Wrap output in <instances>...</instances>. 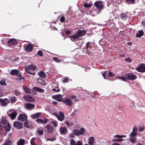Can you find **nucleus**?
Masks as SVG:
<instances>
[{
	"label": "nucleus",
	"instance_id": "1",
	"mask_svg": "<svg viewBox=\"0 0 145 145\" xmlns=\"http://www.w3.org/2000/svg\"><path fill=\"white\" fill-rule=\"evenodd\" d=\"M0 126V135L4 133V131H9L11 129V126L10 124L5 119L2 120Z\"/></svg>",
	"mask_w": 145,
	"mask_h": 145
},
{
	"label": "nucleus",
	"instance_id": "2",
	"mask_svg": "<svg viewBox=\"0 0 145 145\" xmlns=\"http://www.w3.org/2000/svg\"><path fill=\"white\" fill-rule=\"evenodd\" d=\"M36 66L33 64L28 65V66L25 68V71L28 74L33 75L35 74V72H31V71H33L36 69Z\"/></svg>",
	"mask_w": 145,
	"mask_h": 145
},
{
	"label": "nucleus",
	"instance_id": "3",
	"mask_svg": "<svg viewBox=\"0 0 145 145\" xmlns=\"http://www.w3.org/2000/svg\"><path fill=\"white\" fill-rule=\"evenodd\" d=\"M85 130L84 128H81L80 130L75 129L72 131L73 133L76 136H79L84 134L85 132Z\"/></svg>",
	"mask_w": 145,
	"mask_h": 145
},
{
	"label": "nucleus",
	"instance_id": "4",
	"mask_svg": "<svg viewBox=\"0 0 145 145\" xmlns=\"http://www.w3.org/2000/svg\"><path fill=\"white\" fill-rule=\"evenodd\" d=\"M136 70L138 72H145V65L141 63L138 65L136 68Z\"/></svg>",
	"mask_w": 145,
	"mask_h": 145
},
{
	"label": "nucleus",
	"instance_id": "5",
	"mask_svg": "<svg viewBox=\"0 0 145 145\" xmlns=\"http://www.w3.org/2000/svg\"><path fill=\"white\" fill-rule=\"evenodd\" d=\"M126 137V135H116L114 136V137H117L118 139H114L112 140V141L113 142H119L120 141H123V139H121V138H125Z\"/></svg>",
	"mask_w": 145,
	"mask_h": 145
},
{
	"label": "nucleus",
	"instance_id": "6",
	"mask_svg": "<svg viewBox=\"0 0 145 145\" xmlns=\"http://www.w3.org/2000/svg\"><path fill=\"white\" fill-rule=\"evenodd\" d=\"M44 131L48 133H51L54 131V128L50 125L48 124L46 127L45 126Z\"/></svg>",
	"mask_w": 145,
	"mask_h": 145
},
{
	"label": "nucleus",
	"instance_id": "7",
	"mask_svg": "<svg viewBox=\"0 0 145 145\" xmlns=\"http://www.w3.org/2000/svg\"><path fill=\"white\" fill-rule=\"evenodd\" d=\"M94 5L96 7L98 10H102L104 8V6L103 5L102 2L101 1L95 2L94 3Z\"/></svg>",
	"mask_w": 145,
	"mask_h": 145
},
{
	"label": "nucleus",
	"instance_id": "8",
	"mask_svg": "<svg viewBox=\"0 0 145 145\" xmlns=\"http://www.w3.org/2000/svg\"><path fill=\"white\" fill-rule=\"evenodd\" d=\"M9 100L7 98L2 99L0 98V103L1 105L3 106H6L9 103Z\"/></svg>",
	"mask_w": 145,
	"mask_h": 145
},
{
	"label": "nucleus",
	"instance_id": "9",
	"mask_svg": "<svg viewBox=\"0 0 145 145\" xmlns=\"http://www.w3.org/2000/svg\"><path fill=\"white\" fill-rule=\"evenodd\" d=\"M27 119V116L25 114H21L18 117V120L22 121H24Z\"/></svg>",
	"mask_w": 145,
	"mask_h": 145
},
{
	"label": "nucleus",
	"instance_id": "10",
	"mask_svg": "<svg viewBox=\"0 0 145 145\" xmlns=\"http://www.w3.org/2000/svg\"><path fill=\"white\" fill-rule=\"evenodd\" d=\"M63 102L65 103L68 106H71L73 105L72 101L69 98H66L64 99L63 101Z\"/></svg>",
	"mask_w": 145,
	"mask_h": 145
},
{
	"label": "nucleus",
	"instance_id": "11",
	"mask_svg": "<svg viewBox=\"0 0 145 145\" xmlns=\"http://www.w3.org/2000/svg\"><path fill=\"white\" fill-rule=\"evenodd\" d=\"M125 76L127 77V79L131 80H134L137 78V76L132 73H130L128 74H126Z\"/></svg>",
	"mask_w": 145,
	"mask_h": 145
},
{
	"label": "nucleus",
	"instance_id": "12",
	"mask_svg": "<svg viewBox=\"0 0 145 145\" xmlns=\"http://www.w3.org/2000/svg\"><path fill=\"white\" fill-rule=\"evenodd\" d=\"M14 126L18 129H21L22 128V123L19 121L14 122L13 123Z\"/></svg>",
	"mask_w": 145,
	"mask_h": 145
},
{
	"label": "nucleus",
	"instance_id": "13",
	"mask_svg": "<svg viewBox=\"0 0 145 145\" xmlns=\"http://www.w3.org/2000/svg\"><path fill=\"white\" fill-rule=\"evenodd\" d=\"M17 41L15 39H10L8 42V44L10 46H12L16 44Z\"/></svg>",
	"mask_w": 145,
	"mask_h": 145
},
{
	"label": "nucleus",
	"instance_id": "14",
	"mask_svg": "<svg viewBox=\"0 0 145 145\" xmlns=\"http://www.w3.org/2000/svg\"><path fill=\"white\" fill-rule=\"evenodd\" d=\"M36 121L38 123L40 122L41 123L45 124L48 122V120L44 117V119H42L40 118H38L36 120Z\"/></svg>",
	"mask_w": 145,
	"mask_h": 145
},
{
	"label": "nucleus",
	"instance_id": "15",
	"mask_svg": "<svg viewBox=\"0 0 145 145\" xmlns=\"http://www.w3.org/2000/svg\"><path fill=\"white\" fill-rule=\"evenodd\" d=\"M58 116L57 118L59 120L61 121H63L65 118L64 114L62 112H59Z\"/></svg>",
	"mask_w": 145,
	"mask_h": 145
},
{
	"label": "nucleus",
	"instance_id": "16",
	"mask_svg": "<svg viewBox=\"0 0 145 145\" xmlns=\"http://www.w3.org/2000/svg\"><path fill=\"white\" fill-rule=\"evenodd\" d=\"M79 37L84 35L86 33V32L84 30L79 29L76 31Z\"/></svg>",
	"mask_w": 145,
	"mask_h": 145
},
{
	"label": "nucleus",
	"instance_id": "17",
	"mask_svg": "<svg viewBox=\"0 0 145 145\" xmlns=\"http://www.w3.org/2000/svg\"><path fill=\"white\" fill-rule=\"evenodd\" d=\"M33 45L29 44L26 46L25 50L27 52H30L33 50Z\"/></svg>",
	"mask_w": 145,
	"mask_h": 145
},
{
	"label": "nucleus",
	"instance_id": "18",
	"mask_svg": "<svg viewBox=\"0 0 145 145\" xmlns=\"http://www.w3.org/2000/svg\"><path fill=\"white\" fill-rule=\"evenodd\" d=\"M25 99L28 102H33L34 101V99L29 95H26L24 96Z\"/></svg>",
	"mask_w": 145,
	"mask_h": 145
},
{
	"label": "nucleus",
	"instance_id": "19",
	"mask_svg": "<svg viewBox=\"0 0 145 145\" xmlns=\"http://www.w3.org/2000/svg\"><path fill=\"white\" fill-rule=\"evenodd\" d=\"M24 106L25 107L29 110L32 109L35 107V105L30 103L25 104Z\"/></svg>",
	"mask_w": 145,
	"mask_h": 145
},
{
	"label": "nucleus",
	"instance_id": "20",
	"mask_svg": "<svg viewBox=\"0 0 145 145\" xmlns=\"http://www.w3.org/2000/svg\"><path fill=\"white\" fill-rule=\"evenodd\" d=\"M68 130L66 127H61L59 129L60 133L61 134H64L66 133Z\"/></svg>",
	"mask_w": 145,
	"mask_h": 145
},
{
	"label": "nucleus",
	"instance_id": "21",
	"mask_svg": "<svg viewBox=\"0 0 145 145\" xmlns=\"http://www.w3.org/2000/svg\"><path fill=\"white\" fill-rule=\"evenodd\" d=\"M17 115V112L16 111H14L12 113L8 114V116L10 117L12 120L14 119Z\"/></svg>",
	"mask_w": 145,
	"mask_h": 145
},
{
	"label": "nucleus",
	"instance_id": "22",
	"mask_svg": "<svg viewBox=\"0 0 145 145\" xmlns=\"http://www.w3.org/2000/svg\"><path fill=\"white\" fill-rule=\"evenodd\" d=\"M19 73V70L16 69L12 70L11 71L10 74L13 75H18Z\"/></svg>",
	"mask_w": 145,
	"mask_h": 145
},
{
	"label": "nucleus",
	"instance_id": "23",
	"mask_svg": "<svg viewBox=\"0 0 145 145\" xmlns=\"http://www.w3.org/2000/svg\"><path fill=\"white\" fill-rule=\"evenodd\" d=\"M38 75L41 78H45L46 76L45 73L42 71H40L38 72Z\"/></svg>",
	"mask_w": 145,
	"mask_h": 145
},
{
	"label": "nucleus",
	"instance_id": "24",
	"mask_svg": "<svg viewBox=\"0 0 145 145\" xmlns=\"http://www.w3.org/2000/svg\"><path fill=\"white\" fill-rule=\"evenodd\" d=\"M79 37L76 32V33L75 34L70 37V38L71 40L72 41L74 40L77 39Z\"/></svg>",
	"mask_w": 145,
	"mask_h": 145
},
{
	"label": "nucleus",
	"instance_id": "25",
	"mask_svg": "<svg viewBox=\"0 0 145 145\" xmlns=\"http://www.w3.org/2000/svg\"><path fill=\"white\" fill-rule=\"evenodd\" d=\"M95 138L93 137H91L89 138L88 144L90 145H92L94 142Z\"/></svg>",
	"mask_w": 145,
	"mask_h": 145
},
{
	"label": "nucleus",
	"instance_id": "26",
	"mask_svg": "<svg viewBox=\"0 0 145 145\" xmlns=\"http://www.w3.org/2000/svg\"><path fill=\"white\" fill-rule=\"evenodd\" d=\"M41 115V113L38 112L31 116V117L33 119H36L40 117Z\"/></svg>",
	"mask_w": 145,
	"mask_h": 145
},
{
	"label": "nucleus",
	"instance_id": "27",
	"mask_svg": "<svg viewBox=\"0 0 145 145\" xmlns=\"http://www.w3.org/2000/svg\"><path fill=\"white\" fill-rule=\"evenodd\" d=\"M25 142V140L24 139L20 138L17 142V145H24Z\"/></svg>",
	"mask_w": 145,
	"mask_h": 145
},
{
	"label": "nucleus",
	"instance_id": "28",
	"mask_svg": "<svg viewBox=\"0 0 145 145\" xmlns=\"http://www.w3.org/2000/svg\"><path fill=\"white\" fill-rule=\"evenodd\" d=\"M33 89L36 91L40 93H43L44 92V89L36 87H33Z\"/></svg>",
	"mask_w": 145,
	"mask_h": 145
},
{
	"label": "nucleus",
	"instance_id": "29",
	"mask_svg": "<svg viewBox=\"0 0 145 145\" xmlns=\"http://www.w3.org/2000/svg\"><path fill=\"white\" fill-rule=\"evenodd\" d=\"M23 88L24 89V92L26 93L29 94L31 93V90L30 89L28 88L25 86H23Z\"/></svg>",
	"mask_w": 145,
	"mask_h": 145
},
{
	"label": "nucleus",
	"instance_id": "30",
	"mask_svg": "<svg viewBox=\"0 0 145 145\" xmlns=\"http://www.w3.org/2000/svg\"><path fill=\"white\" fill-rule=\"evenodd\" d=\"M12 142V141L10 140H6L4 143L3 145H11Z\"/></svg>",
	"mask_w": 145,
	"mask_h": 145
},
{
	"label": "nucleus",
	"instance_id": "31",
	"mask_svg": "<svg viewBox=\"0 0 145 145\" xmlns=\"http://www.w3.org/2000/svg\"><path fill=\"white\" fill-rule=\"evenodd\" d=\"M143 35V32L142 30L139 31L138 33L136 34V36L137 37H140Z\"/></svg>",
	"mask_w": 145,
	"mask_h": 145
},
{
	"label": "nucleus",
	"instance_id": "32",
	"mask_svg": "<svg viewBox=\"0 0 145 145\" xmlns=\"http://www.w3.org/2000/svg\"><path fill=\"white\" fill-rule=\"evenodd\" d=\"M37 81L38 83L41 84L44 86L46 84V83L45 81L42 79L38 78L37 80Z\"/></svg>",
	"mask_w": 145,
	"mask_h": 145
},
{
	"label": "nucleus",
	"instance_id": "33",
	"mask_svg": "<svg viewBox=\"0 0 145 145\" xmlns=\"http://www.w3.org/2000/svg\"><path fill=\"white\" fill-rule=\"evenodd\" d=\"M117 78L121 79L124 81H126L127 79V77L126 76H125L118 77Z\"/></svg>",
	"mask_w": 145,
	"mask_h": 145
},
{
	"label": "nucleus",
	"instance_id": "34",
	"mask_svg": "<svg viewBox=\"0 0 145 145\" xmlns=\"http://www.w3.org/2000/svg\"><path fill=\"white\" fill-rule=\"evenodd\" d=\"M86 8H88L91 7L92 6V4L91 3H89V4H87V3H85L83 5Z\"/></svg>",
	"mask_w": 145,
	"mask_h": 145
},
{
	"label": "nucleus",
	"instance_id": "35",
	"mask_svg": "<svg viewBox=\"0 0 145 145\" xmlns=\"http://www.w3.org/2000/svg\"><path fill=\"white\" fill-rule=\"evenodd\" d=\"M24 126L27 128H29L30 127V125L28 121H25L24 123Z\"/></svg>",
	"mask_w": 145,
	"mask_h": 145
},
{
	"label": "nucleus",
	"instance_id": "36",
	"mask_svg": "<svg viewBox=\"0 0 145 145\" xmlns=\"http://www.w3.org/2000/svg\"><path fill=\"white\" fill-rule=\"evenodd\" d=\"M56 99L58 101L63 102V99L61 98L59 95H57L56 96Z\"/></svg>",
	"mask_w": 145,
	"mask_h": 145
},
{
	"label": "nucleus",
	"instance_id": "37",
	"mask_svg": "<svg viewBox=\"0 0 145 145\" xmlns=\"http://www.w3.org/2000/svg\"><path fill=\"white\" fill-rule=\"evenodd\" d=\"M130 140L131 142H134L136 141V139L134 137L129 136Z\"/></svg>",
	"mask_w": 145,
	"mask_h": 145
},
{
	"label": "nucleus",
	"instance_id": "38",
	"mask_svg": "<svg viewBox=\"0 0 145 145\" xmlns=\"http://www.w3.org/2000/svg\"><path fill=\"white\" fill-rule=\"evenodd\" d=\"M137 133L136 132H132L131 133L130 136L132 137H135L137 135Z\"/></svg>",
	"mask_w": 145,
	"mask_h": 145
},
{
	"label": "nucleus",
	"instance_id": "39",
	"mask_svg": "<svg viewBox=\"0 0 145 145\" xmlns=\"http://www.w3.org/2000/svg\"><path fill=\"white\" fill-rule=\"evenodd\" d=\"M121 18L123 20H125L126 19L125 15L123 13H122L120 15Z\"/></svg>",
	"mask_w": 145,
	"mask_h": 145
},
{
	"label": "nucleus",
	"instance_id": "40",
	"mask_svg": "<svg viewBox=\"0 0 145 145\" xmlns=\"http://www.w3.org/2000/svg\"><path fill=\"white\" fill-rule=\"evenodd\" d=\"M53 59L56 62H57L59 63L61 61V60L59 59L57 57H54L53 58Z\"/></svg>",
	"mask_w": 145,
	"mask_h": 145
},
{
	"label": "nucleus",
	"instance_id": "41",
	"mask_svg": "<svg viewBox=\"0 0 145 145\" xmlns=\"http://www.w3.org/2000/svg\"><path fill=\"white\" fill-rule=\"evenodd\" d=\"M39 135H42L43 133V131L42 130L39 129L37 131Z\"/></svg>",
	"mask_w": 145,
	"mask_h": 145
},
{
	"label": "nucleus",
	"instance_id": "42",
	"mask_svg": "<svg viewBox=\"0 0 145 145\" xmlns=\"http://www.w3.org/2000/svg\"><path fill=\"white\" fill-rule=\"evenodd\" d=\"M6 82H5V79H2L0 81V84L1 85H6Z\"/></svg>",
	"mask_w": 145,
	"mask_h": 145
},
{
	"label": "nucleus",
	"instance_id": "43",
	"mask_svg": "<svg viewBox=\"0 0 145 145\" xmlns=\"http://www.w3.org/2000/svg\"><path fill=\"white\" fill-rule=\"evenodd\" d=\"M52 90L53 91H55L56 92H59V89L58 88V86H56L55 88H54L52 89Z\"/></svg>",
	"mask_w": 145,
	"mask_h": 145
},
{
	"label": "nucleus",
	"instance_id": "44",
	"mask_svg": "<svg viewBox=\"0 0 145 145\" xmlns=\"http://www.w3.org/2000/svg\"><path fill=\"white\" fill-rule=\"evenodd\" d=\"M69 78L68 77H66L65 79H63V83H67L68 82Z\"/></svg>",
	"mask_w": 145,
	"mask_h": 145
},
{
	"label": "nucleus",
	"instance_id": "45",
	"mask_svg": "<svg viewBox=\"0 0 145 145\" xmlns=\"http://www.w3.org/2000/svg\"><path fill=\"white\" fill-rule=\"evenodd\" d=\"M70 144L71 145H75L76 144L74 139H72L71 140Z\"/></svg>",
	"mask_w": 145,
	"mask_h": 145
},
{
	"label": "nucleus",
	"instance_id": "46",
	"mask_svg": "<svg viewBox=\"0 0 145 145\" xmlns=\"http://www.w3.org/2000/svg\"><path fill=\"white\" fill-rule=\"evenodd\" d=\"M125 61L129 63H131L132 62V60L130 57H128L125 59Z\"/></svg>",
	"mask_w": 145,
	"mask_h": 145
},
{
	"label": "nucleus",
	"instance_id": "47",
	"mask_svg": "<svg viewBox=\"0 0 145 145\" xmlns=\"http://www.w3.org/2000/svg\"><path fill=\"white\" fill-rule=\"evenodd\" d=\"M10 100L12 103H14L16 100V98L15 97H13L11 98Z\"/></svg>",
	"mask_w": 145,
	"mask_h": 145
},
{
	"label": "nucleus",
	"instance_id": "48",
	"mask_svg": "<svg viewBox=\"0 0 145 145\" xmlns=\"http://www.w3.org/2000/svg\"><path fill=\"white\" fill-rule=\"evenodd\" d=\"M51 122L54 127H56L57 126V124L55 121H53Z\"/></svg>",
	"mask_w": 145,
	"mask_h": 145
},
{
	"label": "nucleus",
	"instance_id": "49",
	"mask_svg": "<svg viewBox=\"0 0 145 145\" xmlns=\"http://www.w3.org/2000/svg\"><path fill=\"white\" fill-rule=\"evenodd\" d=\"M115 74L112 72H111L110 71L109 72L108 76L109 77L113 76L115 75Z\"/></svg>",
	"mask_w": 145,
	"mask_h": 145
},
{
	"label": "nucleus",
	"instance_id": "50",
	"mask_svg": "<svg viewBox=\"0 0 145 145\" xmlns=\"http://www.w3.org/2000/svg\"><path fill=\"white\" fill-rule=\"evenodd\" d=\"M14 93L16 95L18 96L20 94V91H18L17 90H16L14 91Z\"/></svg>",
	"mask_w": 145,
	"mask_h": 145
},
{
	"label": "nucleus",
	"instance_id": "51",
	"mask_svg": "<svg viewBox=\"0 0 145 145\" xmlns=\"http://www.w3.org/2000/svg\"><path fill=\"white\" fill-rule=\"evenodd\" d=\"M126 1L129 2L130 3L133 4L134 3L135 0H125Z\"/></svg>",
	"mask_w": 145,
	"mask_h": 145
},
{
	"label": "nucleus",
	"instance_id": "52",
	"mask_svg": "<svg viewBox=\"0 0 145 145\" xmlns=\"http://www.w3.org/2000/svg\"><path fill=\"white\" fill-rule=\"evenodd\" d=\"M106 71H105L103 73H102V75L103 76L104 78H105V79H107V78H106V76H105V74H106Z\"/></svg>",
	"mask_w": 145,
	"mask_h": 145
},
{
	"label": "nucleus",
	"instance_id": "53",
	"mask_svg": "<svg viewBox=\"0 0 145 145\" xmlns=\"http://www.w3.org/2000/svg\"><path fill=\"white\" fill-rule=\"evenodd\" d=\"M38 54L40 56H43V53L41 50H39L38 52Z\"/></svg>",
	"mask_w": 145,
	"mask_h": 145
},
{
	"label": "nucleus",
	"instance_id": "54",
	"mask_svg": "<svg viewBox=\"0 0 145 145\" xmlns=\"http://www.w3.org/2000/svg\"><path fill=\"white\" fill-rule=\"evenodd\" d=\"M65 20V18L64 16H62L60 19V21L61 22H64Z\"/></svg>",
	"mask_w": 145,
	"mask_h": 145
},
{
	"label": "nucleus",
	"instance_id": "55",
	"mask_svg": "<svg viewBox=\"0 0 145 145\" xmlns=\"http://www.w3.org/2000/svg\"><path fill=\"white\" fill-rule=\"evenodd\" d=\"M144 127H139L138 129V131L140 132H141L144 129Z\"/></svg>",
	"mask_w": 145,
	"mask_h": 145
},
{
	"label": "nucleus",
	"instance_id": "56",
	"mask_svg": "<svg viewBox=\"0 0 145 145\" xmlns=\"http://www.w3.org/2000/svg\"><path fill=\"white\" fill-rule=\"evenodd\" d=\"M75 145H82V143L81 141H79L77 142Z\"/></svg>",
	"mask_w": 145,
	"mask_h": 145
},
{
	"label": "nucleus",
	"instance_id": "57",
	"mask_svg": "<svg viewBox=\"0 0 145 145\" xmlns=\"http://www.w3.org/2000/svg\"><path fill=\"white\" fill-rule=\"evenodd\" d=\"M53 115H54L57 118L58 117V116L59 114L57 112H53L52 113Z\"/></svg>",
	"mask_w": 145,
	"mask_h": 145
},
{
	"label": "nucleus",
	"instance_id": "58",
	"mask_svg": "<svg viewBox=\"0 0 145 145\" xmlns=\"http://www.w3.org/2000/svg\"><path fill=\"white\" fill-rule=\"evenodd\" d=\"M69 136L72 138H74L75 137L74 134L73 133H71L69 135Z\"/></svg>",
	"mask_w": 145,
	"mask_h": 145
},
{
	"label": "nucleus",
	"instance_id": "59",
	"mask_svg": "<svg viewBox=\"0 0 145 145\" xmlns=\"http://www.w3.org/2000/svg\"><path fill=\"white\" fill-rule=\"evenodd\" d=\"M133 132L137 131V129L136 127H134L133 129Z\"/></svg>",
	"mask_w": 145,
	"mask_h": 145
},
{
	"label": "nucleus",
	"instance_id": "60",
	"mask_svg": "<svg viewBox=\"0 0 145 145\" xmlns=\"http://www.w3.org/2000/svg\"><path fill=\"white\" fill-rule=\"evenodd\" d=\"M65 123L66 124L67 126L68 127L70 126V124L69 122L68 121H66Z\"/></svg>",
	"mask_w": 145,
	"mask_h": 145
},
{
	"label": "nucleus",
	"instance_id": "61",
	"mask_svg": "<svg viewBox=\"0 0 145 145\" xmlns=\"http://www.w3.org/2000/svg\"><path fill=\"white\" fill-rule=\"evenodd\" d=\"M90 43V42H87L86 44V48L87 49V50H88V46L89 44V43Z\"/></svg>",
	"mask_w": 145,
	"mask_h": 145
},
{
	"label": "nucleus",
	"instance_id": "62",
	"mask_svg": "<svg viewBox=\"0 0 145 145\" xmlns=\"http://www.w3.org/2000/svg\"><path fill=\"white\" fill-rule=\"evenodd\" d=\"M56 138H54L53 139H52V138H48L47 139V140H48L51 141H54L55 140H56Z\"/></svg>",
	"mask_w": 145,
	"mask_h": 145
},
{
	"label": "nucleus",
	"instance_id": "63",
	"mask_svg": "<svg viewBox=\"0 0 145 145\" xmlns=\"http://www.w3.org/2000/svg\"><path fill=\"white\" fill-rule=\"evenodd\" d=\"M65 33L67 35L70 34L71 33V31H66Z\"/></svg>",
	"mask_w": 145,
	"mask_h": 145
},
{
	"label": "nucleus",
	"instance_id": "64",
	"mask_svg": "<svg viewBox=\"0 0 145 145\" xmlns=\"http://www.w3.org/2000/svg\"><path fill=\"white\" fill-rule=\"evenodd\" d=\"M52 104L54 105H56L57 104V103L56 101H53L52 102Z\"/></svg>",
	"mask_w": 145,
	"mask_h": 145
}]
</instances>
